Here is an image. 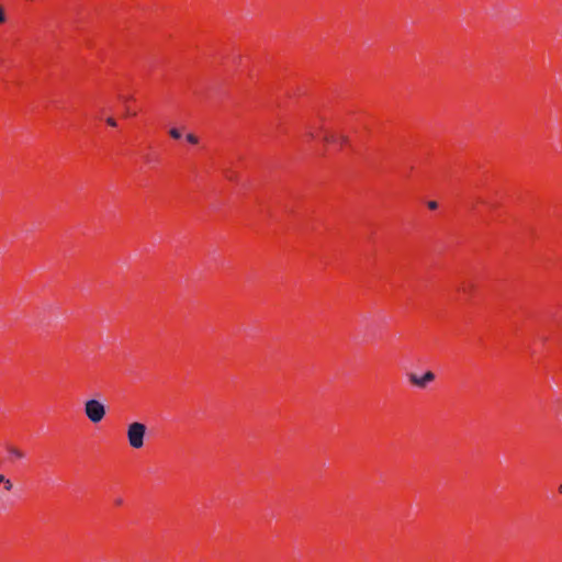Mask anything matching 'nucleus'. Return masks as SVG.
<instances>
[{
  "label": "nucleus",
  "mask_w": 562,
  "mask_h": 562,
  "mask_svg": "<svg viewBox=\"0 0 562 562\" xmlns=\"http://www.w3.org/2000/svg\"><path fill=\"white\" fill-rule=\"evenodd\" d=\"M306 137H307L308 140L318 139L319 138V139H322L327 145H335V146H338V147H344L348 143V139L344 135H340V134H338L336 132L327 131L323 126H319V127L311 126V127H308V131L306 133Z\"/></svg>",
  "instance_id": "nucleus-1"
},
{
  "label": "nucleus",
  "mask_w": 562,
  "mask_h": 562,
  "mask_svg": "<svg viewBox=\"0 0 562 562\" xmlns=\"http://www.w3.org/2000/svg\"><path fill=\"white\" fill-rule=\"evenodd\" d=\"M147 427L140 422H133L127 426L126 438L130 447L133 449H142L146 436Z\"/></svg>",
  "instance_id": "nucleus-2"
},
{
  "label": "nucleus",
  "mask_w": 562,
  "mask_h": 562,
  "mask_svg": "<svg viewBox=\"0 0 562 562\" xmlns=\"http://www.w3.org/2000/svg\"><path fill=\"white\" fill-rule=\"evenodd\" d=\"M85 414L91 423H100L105 416V406L98 400H88L85 403Z\"/></svg>",
  "instance_id": "nucleus-3"
},
{
  "label": "nucleus",
  "mask_w": 562,
  "mask_h": 562,
  "mask_svg": "<svg viewBox=\"0 0 562 562\" xmlns=\"http://www.w3.org/2000/svg\"><path fill=\"white\" fill-rule=\"evenodd\" d=\"M409 382L418 387H426V385L435 380V374L431 371H427L423 376H417L412 373L408 376Z\"/></svg>",
  "instance_id": "nucleus-4"
},
{
  "label": "nucleus",
  "mask_w": 562,
  "mask_h": 562,
  "mask_svg": "<svg viewBox=\"0 0 562 562\" xmlns=\"http://www.w3.org/2000/svg\"><path fill=\"white\" fill-rule=\"evenodd\" d=\"M8 452L10 454V458L11 459H23L24 458V452L15 447H10L8 449Z\"/></svg>",
  "instance_id": "nucleus-5"
},
{
  "label": "nucleus",
  "mask_w": 562,
  "mask_h": 562,
  "mask_svg": "<svg viewBox=\"0 0 562 562\" xmlns=\"http://www.w3.org/2000/svg\"><path fill=\"white\" fill-rule=\"evenodd\" d=\"M1 484L3 485V488L7 492H10L13 488L12 482L9 479H7L4 475H3V481L1 482Z\"/></svg>",
  "instance_id": "nucleus-6"
},
{
  "label": "nucleus",
  "mask_w": 562,
  "mask_h": 562,
  "mask_svg": "<svg viewBox=\"0 0 562 562\" xmlns=\"http://www.w3.org/2000/svg\"><path fill=\"white\" fill-rule=\"evenodd\" d=\"M169 135H170L172 138H175V139H179V138H181L182 133L180 132V130H178V128L173 127V128H171V130L169 131Z\"/></svg>",
  "instance_id": "nucleus-7"
},
{
  "label": "nucleus",
  "mask_w": 562,
  "mask_h": 562,
  "mask_svg": "<svg viewBox=\"0 0 562 562\" xmlns=\"http://www.w3.org/2000/svg\"><path fill=\"white\" fill-rule=\"evenodd\" d=\"M187 140L193 145L198 144V142H199L198 137L194 134H188Z\"/></svg>",
  "instance_id": "nucleus-8"
},
{
  "label": "nucleus",
  "mask_w": 562,
  "mask_h": 562,
  "mask_svg": "<svg viewBox=\"0 0 562 562\" xmlns=\"http://www.w3.org/2000/svg\"><path fill=\"white\" fill-rule=\"evenodd\" d=\"M113 504L116 507H121L124 504V499L121 496H117L113 499Z\"/></svg>",
  "instance_id": "nucleus-9"
},
{
  "label": "nucleus",
  "mask_w": 562,
  "mask_h": 562,
  "mask_svg": "<svg viewBox=\"0 0 562 562\" xmlns=\"http://www.w3.org/2000/svg\"><path fill=\"white\" fill-rule=\"evenodd\" d=\"M106 124L114 127V126H116V121L113 117H108Z\"/></svg>",
  "instance_id": "nucleus-10"
},
{
  "label": "nucleus",
  "mask_w": 562,
  "mask_h": 562,
  "mask_svg": "<svg viewBox=\"0 0 562 562\" xmlns=\"http://www.w3.org/2000/svg\"><path fill=\"white\" fill-rule=\"evenodd\" d=\"M5 21V14L3 9L0 7V24H2Z\"/></svg>",
  "instance_id": "nucleus-11"
},
{
  "label": "nucleus",
  "mask_w": 562,
  "mask_h": 562,
  "mask_svg": "<svg viewBox=\"0 0 562 562\" xmlns=\"http://www.w3.org/2000/svg\"><path fill=\"white\" fill-rule=\"evenodd\" d=\"M428 207H429L430 210H436V209L438 207V203H437L436 201H430V202L428 203Z\"/></svg>",
  "instance_id": "nucleus-12"
},
{
  "label": "nucleus",
  "mask_w": 562,
  "mask_h": 562,
  "mask_svg": "<svg viewBox=\"0 0 562 562\" xmlns=\"http://www.w3.org/2000/svg\"><path fill=\"white\" fill-rule=\"evenodd\" d=\"M127 114H128V115H135V114H136V112H135V111H133V112H132V111H130V109H127Z\"/></svg>",
  "instance_id": "nucleus-13"
},
{
  "label": "nucleus",
  "mask_w": 562,
  "mask_h": 562,
  "mask_svg": "<svg viewBox=\"0 0 562 562\" xmlns=\"http://www.w3.org/2000/svg\"><path fill=\"white\" fill-rule=\"evenodd\" d=\"M226 177L229 179V180H233V175H226Z\"/></svg>",
  "instance_id": "nucleus-14"
},
{
  "label": "nucleus",
  "mask_w": 562,
  "mask_h": 562,
  "mask_svg": "<svg viewBox=\"0 0 562 562\" xmlns=\"http://www.w3.org/2000/svg\"><path fill=\"white\" fill-rule=\"evenodd\" d=\"M559 492L562 494V484L559 486Z\"/></svg>",
  "instance_id": "nucleus-15"
}]
</instances>
